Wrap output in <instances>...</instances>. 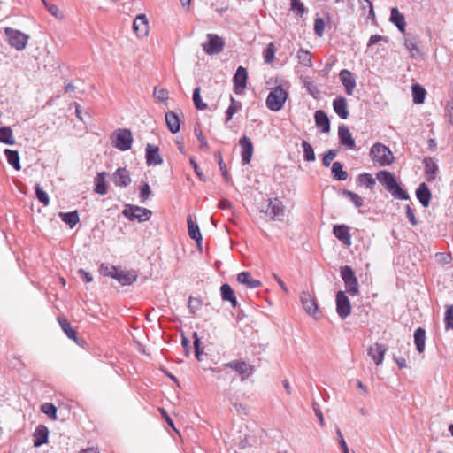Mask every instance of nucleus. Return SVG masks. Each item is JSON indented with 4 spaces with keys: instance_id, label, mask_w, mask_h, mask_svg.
<instances>
[{
    "instance_id": "nucleus-33",
    "label": "nucleus",
    "mask_w": 453,
    "mask_h": 453,
    "mask_svg": "<svg viewBox=\"0 0 453 453\" xmlns=\"http://www.w3.org/2000/svg\"><path fill=\"white\" fill-rule=\"evenodd\" d=\"M418 42V41L414 35L410 34L404 35V46L406 50L411 53L412 58L415 57L414 52H419Z\"/></svg>"
},
{
    "instance_id": "nucleus-47",
    "label": "nucleus",
    "mask_w": 453,
    "mask_h": 453,
    "mask_svg": "<svg viewBox=\"0 0 453 453\" xmlns=\"http://www.w3.org/2000/svg\"><path fill=\"white\" fill-rule=\"evenodd\" d=\"M297 58L299 62L304 66H311V54L308 50H304L303 49L299 50L297 52Z\"/></svg>"
},
{
    "instance_id": "nucleus-48",
    "label": "nucleus",
    "mask_w": 453,
    "mask_h": 453,
    "mask_svg": "<svg viewBox=\"0 0 453 453\" xmlns=\"http://www.w3.org/2000/svg\"><path fill=\"white\" fill-rule=\"evenodd\" d=\"M215 157L217 159V162H218V165H219V170L221 171L222 173V175L225 179V181L226 182H229L230 180V176H229V173L227 172V169H226V164L223 162V159H222V154L220 151H217L215 153Z\"/></svg>"
},
{
    "instance_id": "nucleus-46",
    "label": "nucleus",
    "mask_w": 453,
    "mask_h": 453,
    "mask_svg": "<svg viewBox=\"0 0 453 453\" xmlns=\"http://www.w3.org/2000/svg\"><path fill=\"white\" fill-rule=\"evenodd\" d=\"M200 92H201L200 87H197L196 88L194 89L193 102H194L195 107L197 110L203 111L207 108V104L203 102V100L201 98Z\"/></svg>"
},
{
    "instance_id": "nucleus-54",
    "label": "nucleus",
    "mask_w": 453,
    "mask_h": 453,
    "mask_svg": "<svg viewBox=\"0 0 453 453\" xmlns=\"http://www.w3.org/2000/svg\"><path fill=\"white\" fill-rule=\"evenodd\" d=\"M314 31L318 36H322L325 31V22L320 17H318L314 20Z\"/></svg>"
},
{
    "instance_id": "nucleus-51",
    "label": "nucleus",
    "mask_w": 453,
    "mask_h": 453,
    "mask_svg": "<svg viewBox=\"0 0 453 453\" xmlns=\"http://www.w3.org/2000/svg\"><path fill=\"white\" fill-rule=\"evenodd\" d=\"M276 49L273 42H270L264 50V59L266 64L272 63L275 58Z\"/></svg>"
},
{
    "instance_id": "nucleus-25",
    "label": "nucleus",
    "mask_w": 453,
    "mask_h": 453,
    "mask_svg": "<svg viewBox=\"0 0 453 453\" xmlns=\"http://www.w3.org/2000/svg\"><path fill=\"white\" fill-rule=\"evenodd\" d=\"M314 119L316 126L321 129V132L328 133L330 131V121L324 111H316Z\"/></svg>"
},
{
    "instance_id": "nucleus-13",
    "label": "nucleus",
    "mask_w": 453,
    "mask_h": 453,
    "mask_svg": "<svg viewBox=\"0 0 453 453\" xmlns=\"http://www.w3.org/2000/svg\"><path fill=\"white\" fill-rule=\"evenodd\" d=\"M145 157L148 165H159L163 164V158L157 146L148 143L145 149Z\"/></svg>"
},
{
    "instance_id": "nucleus-10",
    "label": "nucleus",
    "mask_w": 453,
    "mask_h": 453,
    "mask_svg": "<svg viewBox=\"0 0 453 453\" xmlns=\"http://www.w3.org/2000/svg\"><path fill=\"white\" fill-rule=\"evenodd\" d=\"M208 42L203 44V50L209 55H215L223 50L224 41L214 34H208Z\"/></svg>"
},
{
    "instance_id": "nucleus-55",
    "label": "nucleus",
    "mask_w": 453,
    "mask_h": 453,
    "mask_svg": "<svg viewBox=\"0 0 453 453\" xmlns=\"http://www.w3.org/2000/svg\"><path fill=\"white\" fill-rule=\"evenodd\" d=\"M337 152L336 150H329L323 157V165L326 167L329 166L331 162L336 157Z\"/></svg>"
},
{
    "instance_id": "nucleus-8",
    "label": "nucleus",
    "mask_w": 453,
    "mask_h": 453,
    "mask_svg": "<svg viewBox=\"0 0 453 453\" xmlns=\"http://www.w3.org/2000/svg\"><path fill=\"white\" fill-rule=\"evenodd\" d=\"M224 367L235 371L242 381H244L255 372V367L243 360H233L223 365Z\"/></svg>"
},
{
    "instance_id": "nucleus-45",
    "label": "nucleus",
    "mask_w": 453,
    "mask_h": 453,
    "mask_svg": "<svg viewBox=\"0 0 453 453\" xmlns=\"http://www.w3.org/2000/svg\"><path fill=\"white\" fill-rule=\"evenodd\" d=\"M58 322L62 330L65 333L66 336L72 340L77 341L76 333L71 326L70 323L65 319H58Z\"/></svg>"
},
{
    "instance_id": "nucleus-16",
    "label": "nucleus",
    "mask_w": 453,
    "mask_h": 453,
    "mask_svg": "<svg viewBox=\"0 0 453 453\" xmlns=\"http://www.w3.org/2000/svg\"><path fill=\"white\" fill-rule=\"evenodd\" d=\"M239 144L242 147V160L243 164H249L251 161L254 148L251 140L243 136L240 139Z\"/></svg>"
},
{
    "instance_id": "nucleus-50",
    "label": "nucleus",
    "mask_w": 453,
    "mask_h": 453,
    "mask_svg": "<svg viewBox=\"0 0 453 453\" xmlns=\"http://www.w3.org/2000/svg\"><path fill=\"white\" fill-rule=\"evenodd\" d=\"M445 329H453V305H447L444 315Z\"/></svg>"
},
{
    "instance_id": "nucleus-24",
    "label": "nucleus",
    "mask_w": 453,
    "mask_h": 453,
    "mask_svg": "<svg viewBox=\"0 0 453 453\" xmlns=\"http://www.w3.org/2000/svg\"><path fill=\"white\" fill-rule=\"evenodd\" d=\"M416 196L424 207H427L429 205L432 194L428 186L425 182L419 184L416 190Z\"/></svg>"
},
{
    "instance_id": "nucleus-28",
    "label": "nucleus",
    "mask_w": 453,
    "mask_h": 453,
    "mask_svg": "<svg viewBox=\"0 0 453 453\" xmlns=\"http://www.w3.org/2000/svg\"><path fill=\"white\" fill-rule=\"evenodd\" d=\"M239 283L245 285L249 288H257L261 286V281L251 278L249 272H242L237 275Z\"/></svg>"
},
{
    "instance_id": "nucleus-29",
    "label": "nucleus",
    "mask_w": 453,
    "mask_h": 453,
    "mask_svg": "<svg viewBox=\"0 0 453 453\" xmlns=\"http://www.w3.org/2000/svg\"><path fill=\"white\" fill-rule=\"evenodd\" d=\"M220 293L224 301L230 302L233 308H235L238 304L234 291L232 289L229 284H223L220 287Z\"/></svg>"
},
{
    "instance_id": "nucleus-7",
    "label": "nucleus",
    "mask_w": 453,
    "mask_h": 453,
    "mask_svg": "<svg viewBox=\"0 0 453 453\" xmlns=\"http://www.w3.org/2000/svg\"><path fill=\"white\" fill-rule=\"evenodd\" d=\"M122 213L130 220L137 219L139 222L149 220L152 215L150 210L132 204H127Z\"/></svg>"
},
{
    "instance_id": "nucleus-60",
    "label": "nucleus",
    "mask_w": 453,
    "mask_h": 453,
    "mask_svg": "<svg viewBox=\"0 0 453 453\" xmlns=\"http://www.w3.org/2000/svg\"><path fill=\"white\" fill-rule=\"evenodd\" d=\"M195 134H196V136L197 137V139L200 142V148H202V149H208L209 148V144H208L205 137L203 136L201 129L195 128Z\"/></svg>"
},
{
    "instance_id": "nucleus-58",
    "label": "nucleus",
    "mask_w": 453,
    "mask_h": 453,
    "mask_svg": "<svg viewBox=\"0 0 453 453\" xmlns=\"http://www.w3.org/2000/svg\"><path fill=\"white\" fill-rule=\"evenodd\" d=\"M202 305L201 301L198 298L190 296L188 300V308L191 314H195L196 311L198 310Z\"/></svg>"
},
{
    "instance_id": "nucleus-44",
    "label": "nucleus",
    "mask_w": 453,
    "mask_h": 453,
    "mask_svg": "<svg viewBox=\"0 0 453 453\" xmlns=\"http://www.w3.org/2000/svg\"><path fill=\"white\" fill-rule=\"evenodd\" d=\"M342 195L344 196H346L347 198H349L357 208H360L363 206L364 199L357 194H356L350 190H348V189H343Z\"/></svg>"
},
{
    "instance_id": "nucleus-62",
    "label": "nucleus",
    "mask_w": 453,
    "mask_h": 453,
    "mask_svg": "<svg viewBox=\"0 0 453 453\" xmlns=\"http://www.w3.org/2000/svg\"><path fill=\"white\" fill-rule=\"evenodd\" d=\"M190 165H192V167H193L194 171L196 172V175L198 176V178L202 181H206L205 175L200 170V168L198 167V165L196 164V160L193 157L190 158Z\"/></svg>"
},
{
    "instance_id": "nucleus-15",
    "label": "nucleus",
    "mask_w": 453,
    "mask_h": 453,
    "mask_svg": "<svg viewBox=\"0 0 453 453\" xmlns=\"http://www.w3.org/2000/svg\"><path fill=\"white\" fill-rule=\"evenodd\" d=\"M334 235L344 245L349 247L352 244L349 227L346 225H335L333 227Z\"/></svg>"
},
{
    "instance_id": "nucleus-26",
    "label": "nucleus",
    "mask_w": 453,
    "mask_h": 453,
    "mask_svg": "<svg viewBox=\"0 0 453 453\" xmlns=\"http://www.w3.org/2000/svg\"><path fill=\"white\" fill-rule=\"evenodd\" d=\"M49 430L43 425H39L34 433V446L40 447L48 442Z\"/></svg>"
},
{
    "instance_id": "nucleus-19",
    "label": "nucleus",
    "mask_w": 453,
    "mask_h": 453,
    "mask_svg": "<svg viewBox=\"0 0 453 453\" xmlns=\"http://www.w3.org/2000/svg\"><path fill=\"white\" fill-rule=\"evenodd\" d=\"M133 28L140 37H145L149 34V24L145 14H139L133 22Z\"/></svg>"
},
{
    "instance_id": "nucleus-6",
    "label": "nucleus",
    "mask_w": 453,
    "mask_h": 453,
    "mask_svg": "<svg viewBox=\"0 0 453 453\" xmlns=\"http://www.w3.org/2000/svg\"><path fill=\"white\" fill-rule=\"evenodd\" d=\"M340 273L346 291L350 296H357L359 293V285L353 269L349 265H343L340 268Z\"/></svg>"
},
{
    "instance_id": "nucleus-30",
    "label": "nucleus",
    "mask_w": 453,
    "mask_h": 453,
    "mask_svg": "<svg viewBox=\"0 0 453 453\" xmlns=\"http://www.w3.org/2000/svg\"><path fill=\"white\" fill-rule=\"evenodd\" d=\"M165 121L168 129L171 133L176 134L180 131V119L179 116L173 111L165 113Z\"/></svg>"
},
{
    "instance_id": "nucleus-20",
    "label": "nucleus",
    "mask_w": 453,
    "mask_h": 453,
    "mask_svg": "<svg viewBox=\"0 0 453 453\" xmlns=\"http://www.w3.org/2000/svg\"><path fill=\"white\" fill-rule=\"evenodd\" d=\"M248 73L246 68L242 66H239L236 70V73L234 75L233 81L234 85V91L236 93L239 90H242L246 88L247 84Z\"/></svg>"
},
{
    "instance_id": "nucleus-32",
    "label": "nucleus",
    "mask_w": 453,
    "mask_h": 453,
    "mask_svg": "<svg viewBox=\"0 0 453 453\" xmlns=\"http://www.w3.org/2000/svg\"><path fill=\"white\" fill-rule=\"evenodd\" d=\"M425 173L426 174V180L432 181L435 179L438 171L436 163L431 157H426L424 159Z\"/></svg>"
},
{
    "instance_id": "nucleus-12",
    "label": "nucleus",
    "mask_w": 453,
    "mask_h": 453,
    "mask_svg": "<svg viewBox=\"0 0 453 453\" xmlns=\"http://www.w3.org/2000/svg\"><path fill=\"white\" fill-rule=\"evenodd\" d=\"M284 211V206L279 199H270L266 213L271 217V219L282 220Z\"/></svg>"
},
{
    "instance_id": "nucleus-27",
    "label": "nucleus",
    "mask_w": 453,
    "mask_h": 453,
    "mask_svg": "<svg viewBox=\"0 0 453 453\" xmlns=\"http://www.w3.org/2000/svg\"><path fill=\"white\" fill-rule=\"evenodd\" d=\"M390 21L396 26L402 33H405V18L396 7H393L390 12Z\"/></svg>"
},
{
    "instance_id": "nucleus-41",
    "label": "nucleus",
    "mask_w": 453,
    "mask_h": 453,
    "mask_svg": "<svg viewBox=\"0 0 453 453\" xmlns=\"http://www.w3.org/2000/svg\"><path fill=\"white\" fill-rule=\"evenodd\" d=\"M231 104L226 111V121L228 122L239 111L242 109V103L235 100L233 96L230 97Z\"/></svg>"
},
{
    "instance_id": "nucleus-2",
    "label": "nucleus",
    "mask_w": 453,
    "mask_h": 453,
    "mask_svg": "<svg viewBox=\"0 0 453 453\" xmlns=\"http://www.w3.org/2000/svg\"><path fill=\"white\" fill-rule=\"evenodd\" d=\"M370 156L375 164L380 166L389 165L394 161V156L391 150L382 143L373 144L370 150Z\"/></svg>"
},
{
    "instance_id": "nucleus-23",
    "label": "nucleus",
    "mask_w": 453,
    "mask_h": 453,
    "mask_svg": "<svg viewBox=\"0 0 453 453\" xmlns=\"http://www.w3.org/2000/svg\"><path fill=\"white\" fill-rule=\"evenodd\" d=\"M333 107L335 113L342 119L349 117L347 100L343 96L336 97L333 102Z\"/></svg>"
},
{
    "instance_id": "nucleus-63",
    "label": "nucleus",
    "mask_w": 453,
    "mask_h": 453,
    "mask_svg": "<svg viewBox=\"0 0 453 453\" xmlns=\"http://www.w3.org/2000/svg\"><path fill=\"white\" fill-rule=\"evenodd\" d=\"M312 409H313V411L315 412L316 417L319 419V424L322 426H325L324 417H323V413H322L319 404L317 403H312Z\"/></svg>"
},
{
    "instance_id": "nucleus-9",
    "label": "nucleus",
    "mask_w": 453,
    "mask_h": 453,
    "mask_svg": "<svg viewBox=\"0 0 453 453\" xmlns=\"http://www.w3.org/2000/svg\"><path fill=\"white\" fill-rule=\"evenodd\" d=\"M336 311L340 318L346 319L351 312L350 301L344 291L336 294Z\"/></svg>"
},
{
    "instance_id": "nucleus-49",
    "label": "nucleus",
    "mask_w": 453,
    "mask_h": 453,
    "mask_svg": "<svg viewBox=\"0 0 453 453\" xmlns=\"http://www.w3.org/2000/svg\"><path fill=\"white\" fill-rule=\"evenodd\" d=\"M41 411L46 414L50 418L56 420L57 419V407L50 403H45L42 404Z\"/></svg>"
},
{
    "instance_id": "nucleus-42",
    "label": "nucleus",
    "mask_w": 453,
    "mask_h": 453,
    "mask_svg": "<svg viewBox=\"0 0 453 453\" xmlns=\"http://www.w3.org/2000/svg\"><path fill=\"white\" fill-rule=\"evenodd\" d=\"M301 145L303 150L304 160L308 162L315 161L316 156L312 146L307 141H303Z\"/></svg>"
},
{
    "instance_id": "nucleus-31",
    "label": "nucleus",
    "mask_w": 453,
    "mask_h": 453,
    "mask_svg": "<svg viewBox=\"0 0 453 453\" xmlns=\"http://www.w3.org/2000/svg\"><path fill=\"white\" fill-rule=\"evenodd\" d=\"M414 343L418 353H423L426 347V330L418 327L414 332Z\"/></svg>"
},
{
    "instance_id": "nucleus-11",
    "label": "nucleus",
    "mask_w": 453,
    "mask_h": 453,
    "mask_svg": "<svg viewBox=\"0 0 453 453\" xmlns=\"http://www.w3.org/2000/svg\"><path fill=\"white\" fill-rule=\"evenodd\" d=\"M301 303L303 304V307L304 311L311 316H312L315 319H318L316 316L318 313V303L316 301V298L311 296L309 292H303L301 294Z\"/></svg>"
},
{
    "instance_id": "nucleus-35",
    "label": "nucleus",
    "mask_w": 453,
    "mask_h": 453,
    "mask_svg": "<svg viewBox=\"0 0 453 453\" xmlns=\"http://www.w3.org/2000/svg\"><path fill=\"white\" fill-rule=\"evenodd\" d=\"M188 234L191 239L195 240L198 245L202 242V234L197 224L192 221L191 216L188 217Z\"/></svg>"
},
{
    "instance_id": "nucleus-14",
    "label": "nucleus",
    "mask_w": 453,
    "mask_h": 453,
    "mask_svg": "<svg viewBox=\"0 0 453 453\" xmlns=\"http://www.w3.org/2000/svg\"><path fill=\"white\" fill-rule=\"evenodd\" d=\"M113 183L120 188L127 187L131 183V177L128 170L125 167L118 168L112 174Z\"/></svg>"
},
{
    "instance_id": "nucleus-18",
    "label": "nucleus",
    "mask_w": 453,
    "mask_h": 453,
    "mask_svg": "<svg viewBox=\"0 0 453 453\" xmlns=\"http://www.w3.org/2000/svg\"><path fill=\"white\" fill-rule=\"evenodd\" d=\"M339 142L347 149L353 150L356 147L355 140L352 137L349 129L345 125H342L338 128Z\"/></svg>"
},
{
    "instance_id": "nucleus-17",
    "label": "nucleus",
    "mask_w": 453,
    "mask_h": 453,
    "mask_svg": "<svg viewBox=\"0 0 453 453\" xmlns=\"http://www.w3.org/2000/svg\"><path fill=\"white\" fill-rule=\"evenodd\" d=\"M387 347L381 343L376 342L368 349V356L373 362L380 365L384 360Z\"/></svg>"
},
{
    "instance_id": "nucleus-1",
    "label": "nucleus",
    "mask_w": 453,
    "mask_h": 453,
    "mask_svg": "<svg viewBox=\"0 0 453 453\" xmlns=\"http://www.w3.org/2000/svg\"><path fill=\"white\" fill-rule=\"evenodd\" d=\"M377 179L395 198L400 200L410 198L408 193L401 188L392 173L385 170L380 171L377 173Z\"/></svg>"
},
{
    "instance_id": "nucleus-38",
    "label": "nucleus",
    "mask_w": 453,
    "mask_h": 453,
    "mask_svg": "<svg viewBox=\"0 0 453 453\" xmlns=\"http://www.w3.org/2000/svg\"><path fill=\"white\" fill-rule=\"evenodd\" d=\"M331 172L334 179L337 180H346L348 179V173L343 170L342 163L338 161L333 163Z\"/></svg>"
},
{
    "instance_id": "nucleus-40",
    "label": "nucleus",
    "mask_w": 453,
    "mask_h": 453,
    "mask_svg": "<svg viewBox=\"0 0 453 453\" xmlns=\"http://www.w3.org/2000/svg\"><path fill=\"white\" fill-rule=\"evenodd\" d=\"M0 142L8 145H13L15 143V140L13 139V133L10 127H0Z\"/></svg>"
},
{
    "instance_id": "nucleus-21",
    "label": "nucleus",
    "mask_w": 453,
    "mask_h": 453,
    "mask_svg": "<svg viewBox=\"0 0 453 453\" xmlns=\"http://www.w3.org/2000/svg\"><path fill=\"white\" fill-rule=\"evenodd\" d=\"M113 279H116L122 286L131 285L137 280V273L135 271H122L115 272L112 275Z\"/></svg>"
},
{
    "instance_id": "nucleus-34",
    "label": "nucleus",
    "mask_w": 453,
    "mask_h": 453,
    "mask_svg": "<svg viewBox=\"0 0 453 453\" xmlns=\"http://www.w3.org/2000/svg\"><path fill=\"white\" fill-rule=\"evenodd\" d=\"M413 102L417 104H423L426 98V91L419 84H413L411 87Z\"/></svg>"
},
{
    "instance_id": "nucleus-3",
    "label": "nucleus",
    "mask_w": 453,
    "mask_h": 453,
    "mask_svg": "<svg viewBox=\"0 0 453 453\" xmlns=\"http://www.w3.org/2000/svg\"><path fill=\"white\" fill-rule=\"evenodd\" d=\"M4 34L6 35L9 45L18 51L23 50L30 39V36L20 30L5 27Z\"/></svg>"
},
{
    "instance_id": "nucleus-37",
    "label": "nucleus",
    "mask_w": 453,
    "mask_h": 453,
    "mask_svg": "<svg viewBox=\"0 0 453 453\" xmlns=\"http://www.w3.org/2000/svg\"><path fill=\"white\" fill-rule=\"evenodd\" d=\"M106 173L102 172L97 173L95 178V192L100 195H105L107 193V186L105 181Z\"/></svg>"
},
{
    "instance_id": "nucleus-57",
    "label": "nucleus",
    "mask_w": 453,
    "mask_h": 453,
    "mask_svg": "<svg viewBox=\"0 0 453 453\" xmlns=\"http://www.w3.org/2000/svg\"><path fill=\"white\" fill-rule=\"evenodd\" d=\"M291 9L296 12L297 15L302 16L304 12V7L300 0H290Z\"/></svg>"
},
{
    "instance_id": "nucleus-4",
    "label": "nucleus",
    "mask_w": 453,
    "mask_h": 453,
    "mask_svg": "<svg viewBox=\"0 0 453 453\" xmlns=\"http://www.w3.org/2000/svg\"><path fill=\"white\" fill-rule=\"evenodd\" d=\"M287 98L288 92L281 86H277L270 91L266 98V106L271 111H279L282 109Z\"/></svg>"
},
{
    "instance_id": "nucleus-61",
    "label": "nucleus",
    "mask_w": 453,
    "mask_h": 453,
    "mask_svg": "<svg viewBox=\"0 0 453 453\" xmlns=\"http://www.w3.org/2000/svg\"><path fill=\"white\" fill-rule=\"evenodd\" d=\"M194 348H195V354L197 360H201V354L202 350L200 349V339L197 336L196 333H194Z\"/></svg>"
},
{
    "instance_id": "nucleus-53",
    "label": "nucleus",
    "mask_w": 453,
    "mask_h": 453,
    "mask_svg": "<svg viewBox=\"0 0 453 453\" xmlns=\"http://www.w3.org/2000/svg\"><path fill=\"white\" fill-rule=\"evenodd\" d=\"M45 7L47 8L48 12L55 18L58 19H63L65 18V15L59 11L57 5L45 3Z\"/></svg>"
},
{
    "instance_id": "nucleus-5",
    "label": "nucleus",
    "mask_w": 453,
    "mask_h": 453,
    "mask_svg": "<svg viewBox=\"0 0 453 453\" xmlns=\"http://www.w3.org/2000/svg\"><path fill=\"white\" fill-rule=\"evenodd\" d=\"M111 143L116 149L121 151L129 150L133 143V134L131 131L127 128L115 130L111 134Z\"/></svg>"
},
{
    "instance_id": "nucleus-39",
    "label": "nucleus",
    "mask_w": 453,
    "mask_h": 453,
    "mask_svg": "<svg viewBox=\"0 0 453 453\" xmlns=\"http://www.w3.org/2000/svg\"><path fill=\"white\" fill-rule=\"evenodd\" d=\"M59 216L61 219L71 228H73L80 220L77 211L70 212H60Z\"/></svg>"
},
{
    "instance_id": "nucleus-43",
    "label": "nucleus",
    "mask_w": 453,
    "mask_h": 453,
    "mask_svg": "<svg viewBox=\"0 0 453 453\" xmlns=\"http://www.w3.org/2000/svg\"><path fill=\"white\" fill-rule=\"evenodd\" d=\"M358 182L360 185L365 186L370 189H372L374 185L376 184V180L372 177V175L367 173L359 174Z\"/></svg>"
},
{
    "instance_id": "nucleus-52",
    "label": "nucleus",
    "mask_w": 453,
    "mask_h": 453,
    "mask_svg": "<svg viewBox=\"0 0 453 453\" xmlns=\"http://www.w3.org/2000/svg\"><path fill=\"white\" fill-rule=\"evenodd\" d=\"M35 194L37 199L42 203L43 205H48L50 203V198L48 194L42 190V188L40 187V184H36L35 187Z\"/></svg>"
},
{
    "instance_id": "nucleus-64",
    "label": "nucleus",
    "mask_w": 453,
    "mask_h": 453,
    "mask_svg": "<svg viewBox=\"0 0 453 453\" xmlns=\"http://www.w3.org/2000/svg\"><path fill=\"white\" fill-rule=\"evenodd\" d=\"M406 215H407V218H408L410 223L412 226H415L418 225V220L416 219L414 211L411 208L410 205H406Z\"/></svg>"
},
{
    "instance_id": "nucleus-36",
    "label": "nucleus",
    "mask_w": 453,
    "mask_h": 453,
    "mask_svg": "<svg viewBox=\"0 0 453 453\" xmlns=\"http://www.w3.org/2000/svg\"><path fill=\"white\" fill-rule=\"evenodd\" d=\"M4 154L7 157L8 163L15 169L20 170V158L19 152L17 150H12L10 149L4 150Z\"/></svg>"
},
{
    "instance_id": "nucleus-56",
    "label": "nucleus",
    "mask_w": 453,
    "mask_h": 453,
    "mask_svg": "<svg viewBox=\"0 0 453 453\" xmlns=\"http://www.w3.org/2000/svg\"><path fill=\"white\" fill-rule=\"evenodd\" d=\"M168 91L165 88H157L154 89V96L160 102H165L168 99Z\"/></svg>"
},
{
    "instance_id": "nucleus-22",
    "label": "nucleus",
    "mask_w": 453,
    "mask_h": 453,
    "mask_svg": "<svg viewBox=\"0 0 453 453\" xmlns=\"http://www.w3.org/2000/svg\"><path fill=\"white\" fill-rule=\"evenodd\" d=\"M339 77L342 85L345 88L347 94L352 95L354 88L356 87V81L352 77V73L349 70L343 69L341 71Z\"/></svg>"
},
{
    "instance_id": "nucleus-59",
    "label": "nucleus",
    "mask_w": 453,
    "mask_h": 453,
    "mask_svg": "<svg viewBox=\"0 0 453 453\" xmlns=\"http://www.w3.org/2000/svg\"><path fill=\"white\" fill-rule=\"evenodd\" d=\"M336 434H337L339 444L342 450V453H349V448L346 444V441H345L343 435L339 427L336 428Z\"/></svg>"
}]
</instances>
